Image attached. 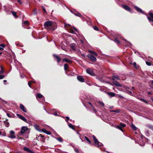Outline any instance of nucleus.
Instances as JSON below:
<instances>
[{
  "mask_svg": "<svg viewBox=\"0 0 153 153\" xmlns=\"http://www.w3.org/2000/svg\"><path fill=\"white\" fill-rule=\"evenodd\" d=\"M32 82H34L32 81H30L29 82H28V85L30 87V88H31V83Z\"/></svg>",
  "mask_w": 153,
  "mask_h": 153,
  "instance_id": "nucleus-41",
  "label": "nucleus"
},
{
  "mask_svg": "<svg viewBox=\"0 0 153 153\" xmlns=\"http://www.w3.org/2000/svg\"><path fill=\"white\" fill-rule=\"evenodd\" d=\"M56 139L60 142H62L63 141L62 138L61 137L56 138Z\"/></svg>",
  "mask_w": 153,
  "mask_h": 153,
  "instance_id": "nucleus-29",
  "label": "nucleus"
},
{
  "mask_svg": "<svg viewBox=\"0 0 153 153\" xmlns=\"http://www.w3.org/2000/svg\"><path fill=\"white\" fill-rule=\"evenodd\" d=\"M89 52L90 53L95 55L96 56H97V53L94 51H90Z\"/></svg>",
  "mask_w": 153,
  "mask_h": 153,
  "instance_id": "nucleus-26",
  "label": "nucleus"
},
{
  "mask_svg": "<svg viewBox=\"0 0 153 153\" xmlns=\"http://www.w3.org/2000/svg\"><path fill=\"white\" fill-rule=\"evenodd\" d=\"M7 115L9 117H11V116L10 115V114L9 113H7Z\"/></svg>",
  "mask_w": 153,
  "mask_h": 153,
  "instance_id": "nucleus-52",
  "label": "nucleus"
},
{
  "mask_svg": "<svg viewBox=\"0 0 153 153\" xmlns=\"http://www.w3.org/2000/svg\"><path fill=\"white\" fill-rule=\"evenodd\" d=\"M120 126L122 128H123L125 127L126 126V125L124 123H121L120 124Z\"/></svg>",
  "mask_w": 153,
  "mask_h": 153,
  "instance_id": "nucleus-35",
  "label": "nucleus"
},
{
  "mask_svg": "<svg viewBox=\"0 0 153 153\" xmlns=\"http://www.w3.org/2000/svg\"><path fill=\"white\" fill-rule=\"evenodd\" d=\"M8 137L12 139L15 138L16 137L15 135L14 131L12 130L10 131L9 136H8Z\"/></svg>",
  "mask_w": 153,
  "mask_h": 153,
  "instance_id": "nucleus-4",
  "label": "nucleus"
},
{
  "mask_svg": "<svg viewBox=\"0 0 153 153\" xmlns=\"http://www.w3.org/2000/svg\"><path fill=\"white\" fill-rule=\"evenodd\" d=\"M93 28L94 29V30H96L98 31L99 30V29L96 26H93Z\"/></svg>",
  "mask_w": 153,
  "mask_h": 153,
  "instance_id": "nucleus-37",
  "label": "nucleus"
},
{
  "mask_svg": "<svg viewBox=\"0 0 153 153\" xmlns=\"http://www.w3.org/2000/svg\"><path fill=\"white\" fill-rule=\"evenodd\" d=\"M143 102L146 103H148V102L146 101V100H144V99H143L142 100V101Z\"/></svg>",
  "mask_w": 153,
  "mask_h": 153,
  "instance_id": "nucleus-49",
  "label": "nucleus"
},
{
  "mask_svg": "<svg viewBox=\"0 0 153 153\" xmlns=\"http://www.w3.org/2000/svg\"><path fill=\"white\" fill-rule=\"evenodd\" d=\"M133 64L135 68H138L136 66L137 64L136 62H133Z\"/></svg>",
  "mask_w": 153,
  "mask_h": 153,
  "instance_id": "nucleus-40",
  "label": "nucleus"
},
{
  "mask_svg": "<svg viewBox=\"0 0 153 153\" xmlns=\"http://www.w3.org/2000/svg\"><path fill=\"white\" fill-rule=\"evenodd\" d=\"M4 75H0V79H1L4 78Z\"/></svg>",
  "mask_w": 153,
  "mask_h": 153,
  "instance_id": "nucleus-45",
  "label": "nucleus"
},
{
  "mask_svg": "<svg viewBox=\"0 0 153 153\" xmlns=\"http://www.w3.org/2000/svg\"><path fill=\"white\" fill-rule=\"evenodd\" d=\"M113 80V83L114 84V85L116 86H117L118 87H122V85H121L120 83H119L118 82L116 81L115 79H114L113 78L112 79Z\"/></svg>",
  "mask_w": 153,
  "mask_h": 153,
  "instance_id": "nucleus-5",
  "label": "nucleus"
},
{
  "mask_svg": "<svg viewBox=\"0 0 153 153\" xmlns=\"http://www.w3.org/2000/svg\"><path fill=\"white\" fill-rule=\"evenodd\" d=\"M114 41L118 45H119L120 44V42L117 39H115L114 40Z\"/></svg>",
  "mask_w": 153,
  "mask_h": 153,
  "instance_id": "nucleus-25",
  "label": "nucleus"
},
{
  "mask_svg": "<svg viewBox=\"0 0 153 153\" xmlns=\"http://www.w3.org/2000/svg\"><path fill=\"white\" fill-rule=\"evenodd\" d=\"M134 7L137 11L142 14H144V13L141 9L136 6H135Z\"/></svg>",
  "mask_w": 153,
  "mask_h": 153,
  "instance_id": "nucleus-13",
  "label": "nucleus"
},
{
  "mask_svg": "<svg viewBox=\"0 0 153 153\" xmlns=\"http://www.w3.org/2000/svg\"><path fill=\"white\" fill-rule=\"evenodd\" d=\"M39 136L40 137H41L42 138V141L43 142H45V138L44 137V136H43L41 134H40L39 135Z\"/></svg>",
  "mask_w": 153,
  "mask_h": 153,
  "instance_id": "nucleus-34",
  "label": "nucleus"
},
{
  "mask_svg": "<svg viewBox=\"0 0 153 153\" xmlns=\"http://www.w3.org/2000/svg\"><path fill=\"white\" fill-rule=\"evenodd\" d=\"M125 41L126 45V46H129L130 45H131L130 43L128 41H127L126 39H125Z\"/></svg>",
  "mask_w": 153,
  "mask_h": 153,
  "instance_id": "nucleus-28",
  "label": "nucleus"
},
{
  "mask_svg": "<svg viewBox=\"0 0 153 153\" xmlns=\"http://www.w3.org/2000/svg\"><path fill=\"white\" fill-rule=\"evenodd\" d=\"M99 103L100 105L102 107H104V104L103 102L101 101H99Z\"/></svg>",
  "mask_w": 153,
  "mask_h": 153,
  "instance_id": "nucleus-31",
  "label": "nucleus"
},
{
  "mask_svg": "<svg viewBox=\"0 0 153 153\" xmlns=\"http://www.w3.org/2000/svg\"><path fill=\"white\" fill-rule=\"evenodd\" d=\"M107 94L110 97H114L115 95V94L114 92H108L107 93Z\"/></svg>",
  "mask_w": 153,
  "mask_h": 153,
  "instance_id": "nucleus-15",
  "label": "nucleus"
},
{
  "mask_svg": "<svg viewBox=\"0 0 153 153\" xmlns=\"http://www.w3.org/2000/svg\"><path fill=\"white\" fill-rule=\"evenodd\" d=\"M89 105H90L92 107V108L91 109L94 111L96 113V112L97 111L94 108V107H93L91 103L89 102H88Z\"/></svg>",
  "mask_w": 153,
  "mask_h": 153,
  "instance_id": "nucleus-23",
  "label": "nucleus"
},
{
  "mask_svg": "<svg viewBox=\"0 0 153 153\" xmlns=\"http://www.w3.org/2000/svg\"><path fill=\"white\" fill-rule=\"evenodd\" d=\"M116 128H117L119 129L120 130L121 128H122L121 126H117L116 127Z\"/></svg>",
  "mask_w": 153,
  "mask_h": 153,
  "instance_id": "nucleus-46",
  "label": "nucleus"
},
{
  "mask_svg": "<svg viewBox=\"0 0 153 153\" xmlns=\"http://www.w3.org/2000/svg\"><path fill=\"white\" fill-rule=\"evenodd\" d=\"M147 18H148V19L149 21H152V22H153V19H152L151 18H150L149 17H148V16L147 17Z\"/></svg>",
  "mask_w": 153,
  "mask_h": 153,
  "instance_id": "nucleus-42",
  "label": "nucleus"
},
{
  "mask_svg": "<svg viewBox=\"0 0 153 153\" xmlns=\"http://www.w3.org/2000/svg\"><path fill=\"white\" fill-rule=\"evenodd\" d=\"M85 140L87 142H88L89 144H90L91 143V141L88 138L86 137H85Z\"/></svg>",
  "mask_w": 153,
  "mask_h": 153,
  "instance_id": "nucleus-32",
  "label": "nucleus"
},
{
  "mask_svg": "<svg viewBox=\"0 0 153 153\" xmlns=\"http://www.w3.org/2000/svg\"><path fill=\"white\" fill-rule=\"evenodd\" d=\"M17 1L18 3H19L20 4H22V2L21 0H17Z\"/></svg>",
  "mask_w": 153,
  "mask_h": 153,
  "instance_id": "nucleus-51",
  "label": "nucleus"
},
{
  "mask_svg": "<svg viewBox=\"0 0 153 153\" xmlns=\"http://www.w3.org/2000/svg\"><path fill=\"white\" fill-rule=\"evenodd\" d=\"M64 70L65 71H66L68 70V68L69 67L68 65L67 64H65L64 65Z\"/></svg>",
  "mask_w": 153,
  "mask_h": 153,
  "instance_id": "nucleus-19",
  "label": "nucleus"
},
{
  "mask_svg": "<svg viewBox=\"0 0 153 153\" xmlns=\"http://www.w3.org/2000/svg\"><path fill=\"white\" fill-rule=\"evenodd\" d=\"M28 129L27 127L23 126L22 127L21 130L19 133V134H23L26 133V131Z\"/></svg>",
  "mask_w": 153,
  "mask_h": 153,
  "instance_id": "nucleus-3",
  "label": "nucleus"
},
{
  "mask_svg": "<svg viewBox=\"0 0 153 153\" xmlns=\"http://www.w3.org/2000/svg\"><path fill=\"white\" fill-rule=\"evenodd\" d=\"M149 15L150 17L153 19V13H149Z\"/></svg>",
  "mask_w": 153,
  "mask_h": 153,
  "instance_id": "nucleus-39",
  "label": "nucleus"
},
{
  "mask_svg": "<svg viewBox=\"0 0 153 153\" xmlns=\"http://www.w3.org/2000/svg\"><path fill=\"white\" fill-rule=\"evenodd\" d=\"M139 99L141 101H142V100L143 99V98H139Z\"/></svg>",
  "mask_w": 153,
  "mask_h": 153,
  "instance_id": "nucleus-60",
  "label": "nucleus"
},
{
  "mask_svg": "<svg viewBox=\"0 0 153 153\" xmlns=\"http://www.w3.org/2000/svg\"><path fill=\"white\" fill-rule=\"evenodd\" d=\"M131 127L132 129L134 131H136L137 129V128L133 124L131 125Z\"/></svg>",
  "mask_w": 153,
  "mask_h": 153,
  "instance_id": "nucleus-20",
  "label": "nucleus"
},
{
  "mask_svg": "<svg viewBox=\"0 0 153 153\" xmlns=\"http://www.w3.org/2000/svg\"><path fill=\"white\" fill-rule=\"evenodd\" d=\"M114 78V79H116L118 80H120V79L119 77L117 75H114L112 76V79Z\"/></svg>",
  "mask_w": 153,
  "mask_h": 153,
  "instance_id": "nucleus-30",
  "label": "nucleus"
},
{
  "mask_svg": "<svg viewBox=\"0 0 153 153\" xmlns=\"http://www.w3.org/2000/svg\"><path fill=\"white\" fill-rule=\"evenodd\" d=\"M5 47V45L4 44H1L0 45V50H3V48Z\"/></svg>",
  "mask_w": 153,
  "mask_h": 153,
  "instance_id": "nucleus-24",
  "label": "nucleus"
},
{
  "mask_svg": "<svg viewBox=\"0 0 153 153\" xmlns=\"http://www.w3.org/2000/svg\"><path fill=\"white\" fill-rule=\"evenodd\" d=\"M24 23L25 24H28V22L27 21H25L24 22Z\"/></svg>",
  "mask_w": 153,
  "mask_h": 153,
  "instance_id": "nucleus-53",
  "label": "nucleus"
},
{
  "mask_svg": "<svg viewBox=\"0 0 153 153\" xmlns=\"http://www.w3.org/2000/svg\"><path fill=\"white\" fill-rule=\"evenodd\" d=\"M55 116H58V114L56 113V112H55L53 114Z\"/></svg>",
  "mask_w": 153,
  "mask_h": 153,
  "instance_id": "nucleus-54",
  "label": "nucleus"
},
{
  "mask_svg": "<svg viewBox=\"0 0 153 153\" xmlns=\"http://www.w3.org/2000/svg\"><path fill=\"white\" fill-rule=\"evenodd\" d=\"M20 76L21 77V78H24V75H20Z\"/></svg>",
  "mask_w": 153,
  "mask_h": 153,
  "instance_id": "nucleus-58",
  "label": "nucleus"
},
{
  "mask_svg": "<svg viewBox=\"0 0 153 153\" xmlns=\"http://www.w3.org/2000/svg\"><path fill=\"white\" fill-rule=\"evenodd\" d=\"M149 127L150 128H152L153 129V126H149Z\"/></svg>",
  "mask_w": 153,
  "mask_h": 153,
  "instance_id": "nucleus-59",
  "label": "nucleus"
},
{
  "mask_svg": "<svg viewBox=\"0 0 153 153\" xmlns=\"http://www.w3.org/2000/svg\"><path fill=\"white\" fill-rule=\"evenodd\" d=\"M42 10L45 12L46 13V11L45 10V7H44L43 6H42Z\"/></svg>",
  "mask_w": 153,
  "mask_h": 153,
  "instance_id": "nucleus-43",
  "label": "nucleus"
},
{
  "mask_svg": "<svg viewBox=\"0 0 153 153\" xmlns=\"http://www.w3.org/2000/svg\"><path fill=\"white\" fill-rule=\"evenodd\" d=\"M63 62H66L69 63H72V61L66 58H65L62 59Z\"/></svg>",
  "mask_w": 153,
  "mask_h": 153,
  "instance_id": "nucleus-14",
  "label": "nucleus"
},
{
  "mask_svg": "<svg viewBox=\"0 0 153 153\" xmlns=\"http://www.w3.org/2000/svg\"><path fill=\"white\" fill-rule=\"evenodd\" d=\"M143 102L146 103H148V102L146 101V100H144V99H143L142 100V101Z\"/></svg>",
  "mask_w": 153,
  "mask_h": 153,
  "instance_id": "nucleus-48",
  "label": "nucleus"
},
{
  "mask_svg": "<svg viewBox=\"0 0 153 153\" xmlns=\"http://www.w3.org/2000/svg\"><path fill=\"white\" fill-rule=\"evenodd\" d=\"M12 13L13 14V15L15 17H17V15H16V12H15L14 11H12Z\"/></svg>",
  "mask_w": 153,
  "mask_h": 153,
  "instance_id": "nucleus-33",
  "label": "nucleus"
},
{
  "mask_svg": "<svg viewBox=\"0 0 153 153\" xmlns=\"http://www.w3.org/2000/svg\"><path fill=\"white\" fill-rule=\"evenodd\" d=\"M128 94H130V95H132V92L131 91H128Z\"/></svg>",
  "mask_w": 153,
  "mask_h": 153,
  "instance_id": "nucleus-50",
  "label": "nucleus"
},
{
  "mask_svg": "<svg viewBox=\"0 0 153 153\" xmlns=\"http://www.w3.org/2000/svg\"><path fill=\"white\" fill-rule=\"evenodd\" d=\"M9 123L8 122L6 124V126H7V127H8L9 126Z\"/></svg>",
  "mask_w": 153,
  "mask_h": 153,
  "instance_id": "nucleus-55",
  "label": "nucleus"
},
{
  "mask_svg": "<svg viewBox=\"0 0 153 153\" xmlns=\"http://www.w3.org/2000/svg\"><path fill=\"white\" fill-rule=\"evenodd\" d=\"M61 48H62V50H65V47H62H62H61Z\"/></svg>",
  "mask_w": 153,
  "mask_h": 153,
  "instance_id": "nucleus-56",
  "label": "nucleus"
},
{
  "mask_svg": "<svg viewBox=\"0 0 153 153\" xmlns=\"http://www.w3.org/2000/svg\"><path fill=\"white\" fill-rule=\"evenodd\" d=\"M20 109L24 112H27V110L25 107L22 104L20 105Z\"/></svg>",
  "mask_w": 153,
  "mask_h": 153,
  "instance_id": "nucleus-11",
  "label": "nucleus"
},
{
  "mask_svg": "<svg viewBox=\"0 0 153 153\" xmlns=\"http://www.w3.org/2000/svg\"><path fill=\"white\" fill-rule=\"evenodd\" d=\"M88 57L90 59L91 61H95L96 60V58L94 56L91 54H89L88 55Z\"/></svg>",
  "mask_w": 153,
  "mask_h": 153,
  "instance_id": "nucleus-7",
  "label": "nucleus"
},
{
  "mask_svg": "<svg viewBox=\"0 0 153 153\" xmlns=\"http://www.w3.org/2000/svg\"><path fill=\"white\" fill-rule=\"evenodd\" d=\"M42 131L45 133L46 134L48 135H50L51 134V133L49 131H48L45 129H42Z\"/></svg>",
  "mask_w": 153,
  "mask_h": 153,
  "instance_id": "nucleus-17",
  "label": "nucleus"
},
{
  "mask_svg": "<svg viewBox=\"0 0 153 153\" xmlns=\"http://www.w3.org/2000/svg\"><path fill=\"white\" fill-rule=\"evenodd\" d=\"M122 7L125 9L126 10L128 11H131V9L130 8L126 5L122 4Z\"/></svg>",
  "mask_w": 153,
  "mask_h": 153,
  "instance_id": "nucleus-12",
  "label": "nucleus"
},
{
  "mask_svg": "<svg viewBox=\"0 0 153 153\" xmlns=\"http://www.w3.org/2000/svg\"><path fill=\"white\" fill-rule=\"evenodd\" d=\"M17 115L19 117L20 119L22 120L23 121L27 123V120L25 117H24L22 116L21 115L19 114H17Z\"/></svg>",
  "mask_w": 153,
  "mask_h": 153,
  "instance_id": "nucleus-10",
  "label": "nucleus"
},
{
  "mask_svg": "<svg viewBox=\"0 0 153 153\" xmlns=\"http://www.w3.org/2000/svg\"><path fill=\"white\" fill-rule=\"evenodd\" d=\"M146 63L147 65L149 66H150L151 65V63L150 62L146 61Z\"/></svg>",
  "mask_w": 153,
  "mask_h": 153,
  "instance_id": "nucleus-38",
  "label": "nucleus"
},
{
  "mask_svg": "<svg viewBox=\"0 0 153 153\" xmlns=\"http://www.w3.org/2000/svg\"><path fill=\"white\" fill-rule=\"evenodd\" d=\"M69 120V117H66V119H65V121H66V122H68V121Z\"/></svg>",
  "mask_w": 153,
  "mask_h": 153,
  "instance_id": "nucleus-47",
  "label": "nucleus"
},
{
  "mask_svg": "<svg viewBox=\"0 0 153 153\" xmlns=\"http://www.w3.org/2000/svg\"><path fill=\"white\" fill-rule=\"evenodd\" d=\"M75 150L76 152L77 153L79 152V150L77 149H75Z\"/></svg>",
  "mask_w": 153,
  "mask_h": 153,
  "instance_id": "nucleus-57",
  "label": "nucleus"
},
{
  "mask_svg": "<svg viewBox=\"0 0 153 153\" xmlns=\"http://www.w3.org/2000/svg\"><path fill=\"white\" fill-rule=\"evenodd\" d=\"M53 56L56 59L57 62L58 63L60 62L61 60V59L60 57L56 54H53Z\"/></svg>",
  "mask_w": 153,
  "mask_h": 153,
  "instance_id": "nucleus-8",
  "label": "nucleus"
},
{
  "mask_svg": "<svg viewBox=\"0 0 153 153\" xmlns=\"http://www.w3.org/2000/svg\"><path fill=\"white\" fill-rule=\"evenodd\" d=\"M43 96L40 94L38 93L36 94V97L37 98H41Z\"/></svg>",
  "mask_w": 153,
  "mask_h": 153,
  "instance_id": "nucleus-22",
  "label": "nucleus"
},
{
  "mask_svg": "<svg viewBox=\"0 0 153 153\" xmlns=\"http://www.w3.org/2000/svg\"><path fill=\"white\" fill-rule=\"evenodd\" d=\"M3 82H7V81L5 80H4L3 81Z\"/></svg>",
  "mask_w": 153,
  "mask_h": 153,
  "instance_id": "nucleus-63",
  "label": "nucleus"
},
{
  "mask_svg": "<svg viewBox=\"0 0 153 153\" xmlns=\"http://www.w3.org/2000/svg\"><path fill=\"white\" fill-rule=\"evenodd\" d=\"M111 112H114L117 113H119L120 112V110L119 109H117L115 110H111L110 111Z\"/></svg>",
  "mask_w": 153,
  "mask_h": 153,
  "instance_id": "nucleus-21",
  "label": "nucleus"
},
{
  "mask_svg": "<svg viewBox=\"0 0 153 153\" xmlns=\"http://www.w3.org/2000/svg\"><path fill=\"white\" fill-rule=\"evenodd\" d=\"M33 12L34 14L35 15H36L37 14V11L36 9H35L34 10Z\"/></svg>",
  "mask_w": 153,
  "mask_h": 153,
  "instance_id": "nucleus-44",
  "label": "nucleus"
},
{
  "mask_svg": "<svg viewBox=\"0 0 153 153\" xmlns=\"http://www.w3.org/2000/svg\"><path fill=\"white\" fill-rule=\"evenodd\" d=\"M77 79L79 82H85V80L83 77L81 76H78L77 77Z\"/></svg>",
  "mask_w": 153,
  "mask_h": 153,
  "instance_id": "nucleus-9",
  "label": "nucleus"
},
{
  "mask_svg": "<svg viewBox=\"0 0 153 153\" xmlns=\"http://www.w3.org/2000/svg\"><path fill=\"white\" fill-rule=\"evenodd\" d=\"M44 25L45 28L48 30L53 31L56 28V27L54 26L53 22L51 21H48L45 22Z\"/></svg>",
  "mask_w": 153,
  "mask_h": 153,
  "instance_id": "nucleus-1",
  "label": "nucleus"
},
{
  "mask_svg": "<svg viewBox=\"0 0 153 153\" xmlns=\"http://www.w3.org/2000/svg\"><path fill=\"white\" fill-rule=\"evenodd\" d=\"M68 126L70 128H72V129H73L74 130H75V128L74 126L73 125L71 124L70 123H68Z\"/></svg>",
  "mask_w": 153,
  "mask_h": 153,
  "instance_id": "nucleus-18",
  "label": "nucleus"
},
{
  "mask_svg": "<svg viewBox=\"0 0 153 153\" xmlns=\"http://www.w3.org/2000/svg\"><path fill=\"white\" fill-rule=\"evenodd\" d=\"M71 33H73V34L74 33V32L73 31H71Z\"/></svg>",
  "mask_w": 153,
  "mask_h": 153,
  "instance_id": "nucleus-64",
  "label": "nucleus"
},
{
  "mask_svg": "<svg viewBox=\"0 0 153 153\" xmlns=\"http://www.w3.org/2000/svg\"><path fill=\"white\" fill-rule=\"evenodd\" d=\"M76 45L74 43H71L70 45V47L74 50H75V47Z\"/></svg>",
  "mask_w": 153,
  "mask_h": 153,
  "instance_id": "nucleus-16",
  "label": "nucleus"
},
{
  "mask_svg": "<svg viewBox=\"0 0 153 153\" xmlns=\"http://www.w3.org/2000/svg\"><path fill=\"white\" fill-rule=\"evenodd\" d=\"M74 14H75V15L77 16H79L80 17H81V16H82L81 14L79 13H75Z\"/></svg>",
  "mask_w": 153,
  "mask_h": 153,
  "instance_id": "nucleus-36",
  "label": "nucleus"
},
{
  "mask_svg": "<svg viewBox=\"0 0 153 153\" xmlns=\"http://www.w3.org/2000/svg\"><path fill=\"white\" fill-rule=\"evenodd\" d=\"M109 108H113V106H110L109 107Z\"/></svg>",
  "mask_w": 153,
  "mask_h": 153,
  "instance_id": "nucleus-62",
  "label": "nucleus"
},
{
  "mask_svg": "<svg viewBox=\"0 0 153 153\" xmlns=\"http://www.w3.org/2000/svg\"><path fill=\"white\" fill-rule=\"evenodd\" d=\"M86 72L88 74L94 76V73L93 70L91 68L87 69L86 70Z\"/></svg>",
  "mask_w": 153,
  "mask_h": 153,
  "instance_id": "nucleus-6",
  "label": "nucleus"
},
{
  "mask_svg": "<svg viewBox=\"0 0 153 153\" xmlns=\"http://www.w3.org/2000/svg\"><path fill=\"white\" fill-rule=\"evenodd\" d=\"M1 70H0V74H2L4 73V71L3 67L2 66L0 67Z\"/></svg>",
  "mask_w": 153,
  "mask_h": 153,
  "instance_id": "nucleus-27",
  "label": "nucleus"
},
{
  "mask_svg": "<svg viewBox=\"0 0 153 153\" xmlns=\"http://www.w3.org/2000/svg\"><path fill=\"white\" fill-rule=\"evenodd\" d=\"M93 138L96 146L99 147L102 145V144L98 141L94 135L93 136Z\"/></svg>",
  "mask_w": 153,
  "mask_h": 153,
  "instance_id": "nucleus-2",
  "label": "nucleus"
},
{
  "mask_svg": "<svg viewBox=\"0 0 153 153\" xmlns=\"http://www.w3.org/2000/svg\"><path fill=\"white\" fill-rule=\"evenodd\" d=\"M134 87H132L131 88V90H134Z\"/></svg>",
  "mask_w": 153,
  "mask_h": 153,
  "instance_id": "nucleus-61",
  "label": "nucleus"
}]
</instances>
